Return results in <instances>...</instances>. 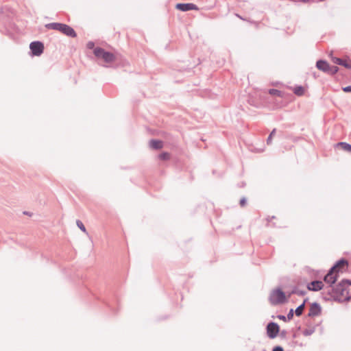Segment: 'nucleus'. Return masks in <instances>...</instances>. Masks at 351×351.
<instances>
[{
    "label": "nucleus",
    "mask_w": 351,
    "mask_h": 351,
    "mask_svg": "<svg viewBox=\"0 0 351 351\" xmlns=\"http://www.w3.org/2000/svg\"><path fill=\"white\" fill-rule=\"evenodd\" d=\"M330 295L329 299H333L339 302H346L351 297V282L348 280H342L333 289L328 290Z\"/></svg>",
    "instance_id": "1"
},
{
    "label": "nucleus",
    "mask_w": 351,
    "mask_h": 351,
    "mask_svg": "<svg viewBox=\"0 0 351 351\" xmlns=\"http://www.w3.org/2000/svg\"><path fill=\"white\" fill-rule=\"evenodd\" d=\"M348 266V262L345 260L339 261L324 277V281L328 284H334L339 276V273L343 272Z\"/></svg>",
    "instance_id": "2"
},
{
    "label": "nucleus",
    "mask_w": 351,
    "mask_h": 351,
    "mask_svg": "<svg viewBox=\"0 0 351 351\" xmlns=\"http://www.w3.org/2000/svg\"><path fill=\"white\" fill-rule=\"evenodd\" d=\"M46 27L48 29L58 30V31L60 32L61 33H62L63 34H65L66 36H70L72 38H75L77 36L75 30L71 27H70L66 24L59 23H51L47 24L46 25Z\"/></svg>",
    "instance_id": "3"
},
{
    "label": "nucleus",
    "mask_w": 351,
    "mask_h": 351,
    "mask_svg": "<svg viewBox=\"0 0 351 351\" xmlns=\"http://www.w3.org/2000/svg\"><path fill=\"white\" fill-rule=\"evenodd\" d=\"M286 300L285 293L280 289L274 290L269 297V301L274 305L282 304Z\"/></svg>",
    "instance_id": "4"
},
{
    "label": "nucleus",
    "mask_w": 351,
    "mask_h": 351,
    "mask_svg": "<svg viewBox=\"0 0 351 351\" xmlns=\"http://www.w3.org/2000/svg\"><path fill=\"white\" fill-rule=\"evenodd\" d=\"M94 54L97 58L102 59L106 62H112L114 60V56L103 49L97 47L94 49Z\"/></svg>",
    "instance_id": "5"
},
{
    "label": "nucleus",
    "mask_w": 351,
    "mask_h": 351,
    "mask_svg": "<svg viewBox=\"0 0 351 351\" xmlns=\"http://www.w3.org/2000/svg\"><path fill=\"white\" fill-rule=\"evenodd\" d=\"M316 66L319 70L330 74H335L338 71L337 66H331L328 62L324 60L317 61Z\"/></svg>",
    "instance_id": "6"
},
{
    "label": "nucleus",
    "mask_w": 351,
    "mask_h": 351,
    "mask_svg": "<svg viewBox=\"0 0 351 351\" xmlns=\"http://www.w3.org/2000/svg\"><path fill=\"white\" fill-rule=\"evenodd\" d=\"M29 48L33 56H39L43 53L44 45L41 42L35 41L30 43Z\"/></svg>",
    "instance_id": "7"
},
{
    "label": "nucleus",
    "mask_w": 351,
    "mask_h": 351,
    "mask_svg": "<svg viewBox=\"0 0 351 351\" xmlns=\"http://www.w3.org/2000/svg\"><path fill=\"white\" fill-rule=\"evenodd\" d=\"M267 332L268 336L273 339L276 337L279 332V326L277 324L271 322L267 325Z\"/></svg>",
    "instance_id": "8"
},
{
    "label": "nucleus",
    "mask_w": 351,
    "mask_h": 351,
    "mask_svg": "<svg viewBox=\"0 0 351 351\" xmlns=\"http://www.w3.org/2000/svg\"><path fill=\"white\" fill-rule=\"evenodd\" d=\"M176 8L182 11L186 12L189 10H198L199 8L197 6L193 3H178L176 5Z\"/></svg>",
    "instance_id": "9"
},
{
    "label": "nucleus",
    "mask_w": 351,
    "mask_h": 351,
    "mask_svg": "<svg viewBox=\"0 0 351 351\" xmlns=\"http://www.w3.org/2000/svg\"><path fill=\"white\" fill-rule=\"evenodd\" d=\"M324 287V284L322 281L315 280L308 284L307 289L309 291H317L321 290Z\"/></svg>",
    "instance_id": "10"
},
{
    "label": "nucleus",
    "mask_w": 351,
    "mask_h": 351,
    "mask_svg": "<svg viewBox=\"0 0 351 351\" xmlns=\"http://www.w3.org/2000/svg\"><path fill=\"white\" fill-rule=\"evenodd\" d=\"M332 61L337 64L343 66L347 69H351V60L349 59H341L339 58H332Z\"/></svg>",
    "instance_id": "11"
},
{
    "label": "nucleus",
    "mask_w": 351,
    "mask_h": 351,
    "mask_svg": "<svg viewBox=\"0 0 351 351\" xmlns=\"http://www.w3.org/2000/svg\"><path fill=\"white\" fill-rule=\"evenodd\" d=\"M321 311H322V308H321V306H319V304H318L317 303H313L311 305L309 312H308V315L310 317L317 316L321 313Z\"/></svg>",
    "instance_id": "12"
},
{
    "label": "nucleus",
    "mask_w": 351,
    "mask_h": 351,
    "mask_svg": "<svg viewBox=\"0 0 351 351\" xmlns=\"http://www.w3.org/2000/svg\"><path fill=\"white\" fill-rule=\"evenodd\" d=\"M149 145L152 149H160L163 147V143L159 140H152L149 142Z\"/></svg>",
    "instance_id": "13"
},
{
    "label": "nucleus",
    "mask_w": 351,
    "mask_h": 351,
    "mask_svg": "<svg viewBox=\"0 0 351 351\" xmlns=\"http://www.w3.org/2000/svg\"><path fill=\"white\" fill-rule=\"evenodd\" d=\"M337 147H340L343 150L348 152H351V145L346 142H340L336 145Z\"/></svg>",
    "instance_id": "14"
},
{
    "label": "nucleus",
    "mask_w": 351,
    "mask_h": 351,
    "mask_svg": "<svg viewBox=\"0 0 351 351\" xmlns=\"http://www.w3.org/2000/svg\"><path fill=\"white\" fill-rule=\"evenodd\" d=\"M305 88L303 86H295L293 88V93L298 96H302L305 93Z\"/></svg>",
    "instance_id": "15"
},
{
    "label": "nucleus",
    "mask_w": 351,
    "mask_h": 351,
    "mask_svg": "<svg viewBox=\"0 0 351 351\" xmlns=\"http://www.w3.org/2000/svg\"><path fill=\"white\" fill-rule=\"evenodd\" d=\"M304 306H305V302H304L303 304H302L300 306H299L296 308V310H295V315L297 316H300L302 314L304 308Z\"/></svg>",
    "instance_id": "16"
},
{
    "label": "nucleus",
    "mask_w": 351,
    "mask_h": 351,
    "mask_svg": "<svg viewBox=\"0 0 351 351\" xmlns=\"http://www.w3.org/2000/svg\"><path fill=\"white\" fill-rule=\"evenodd\" d=\"M158 158L162 160H168L170 159V154L167 152H163L158 156Z\"/></svg>",
    "instance_id": "17"
},
{
    "label": "nucleus",
    "mask_w": 351,
    "mask_h": 351,
    "mask_svg": "<svg viewBox=\"0 0 351 351\" xmlns=\"http://www.w3.org/2000/svg\"><path fill=\"white\" fill-rule=\"evenodd\" d=\"M269 93L271 95H276V96H278V97H282V95L281 93V92L277 89H270L269 90Z\"/></svg>",
    "instance_id": "18"
},
{
    "label": "nucleus",
    "mask_w": 351,
    "mask_h": 351,
    "mask_svg": "<svg viewBox=\"0 0 351 351\" xmlns=\"http://www.w3.org/2000/svg\"><path fill=\"white\" fill-rule=\"evenodd\" d=\"M76 223H77V226H78V228L81 230H82L84 232H86V228H85L84 225L83 224V223L81 221L77 220Z\"/></svg>",
    "instance_id": "19"
},
{
    "label": "nucleus",
    "mask_w": 351,
    "mask_h": 351,
    "mask_svg": "<svg viewBox=\"0 0 351 351\" xmlns=\"http://www.w3.org/2000/svg\"><path fill=\"white\" fill-rule=\"evenodd\" d=\"M275 132H276V130L274 129V130L271 132V134H269V137H268V138H267V143H271V139L273 138V136L274 135Z\"/></svg>",
    "instance_id": "20"
},
{
    "label": "nucleus",
    "mask_w": 351,
    "mask_h": 351,
    "mask_svg": "<svg viewBox=\"0 0 351 351\" xmlns=\"http://www.w3.org/2000/svg\"><path fill=\"white\" fill-rule=\"evenodd\" d=\"M343 90L344 92H351V86L344 87Z\"/></svg>",
    "instance_id": "21"
},
{
    "label": "nucleus",
    "mask_w": 351,
    "mask_h": 351,
    "mask_svg": "<svg viewBox=\"0 0 351 351\" xmlns=\"http://www.w3.org/2000/svg\"><path fill=\"white\" fill-rule=\"evenodd\" d=\"M245 204H246V200H245V198H243V199H241L240 200V205H241V206H244L245 205Z\"/></svg>",
    "instance_id": "22"
},
{
    "label": "nucleus",
    "mask_w": 351,
    "mask_h": 351,
    "mask_svg": "<svg viewBox=\"0 0 351 351\" xmlns=\"http://www.w3.org/2000/svg\"><path fill=\"white\" fill-rule=\"evenodd\" d=\"M87 47L89 49H93L94 47V43L93 42L88 43Z\"/></svg>",
    "instance_id": "23"
},
{
    "label": "nucleus",
    "mask_w": 351,
    "mask_h": 351,
    "mask_svg": "<svg viewBox=\"0 0 351 351\" xmlns=\"http://www.w3.org/2000/svg\"><path fill=\"white\" fill-rule=\"evenodd\" d=\"M273 351H283V349L280 346H276L273 349Z\"/></svg>",
    "instance_id": "24"
},
{
    "label": "nucleus",
    "mask_w": 351,
    "mask_h": 351,
    "mask_svg": "<svg viewBox=\"0 0 351 351\" xmlns=\"http://www.w3.org/2000/svg\"><path fill=\"white\" fill-rule=\"evenodd\" d=\"M309 0H301V1L304 2V3H306V2H308Z\"/></svg>",
    "instance_id": "25"
}]
</instances>
